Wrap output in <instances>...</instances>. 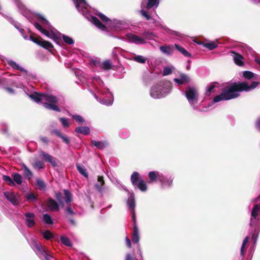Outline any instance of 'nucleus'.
Instances as JSON below:
<instances>
[{"mask_svg":"<svg viewBox=\"0 0 260 260\" xmlns=\"http://www.w3.org/2000/svg\"><path fill=\"white\" fill-rule=\"evenodd\" d=\"M76 167H77L78 171L81 174H82L83 176H84V177H85L86 178L88 177V173L87 172L86 168L84 167V166H83V165H82L81 164H77Z\"/></svg>","mask_w":260,"mask_h":260,"instance_id":"obj_27","label":"nucleus"},{"mask_svg":"<svg viewBox=\"0 0 260 260\" xmlns=\"http://www.w3.org/2000/svg\"><path fill=\"white\" fill-rule=\"evenodd\" d=\"M38 20L43 25H49V22L43 16L41 15H39L38 16Z\"/></svg>","mask_w":260,"mask_h":260,"instance_id":"obj_52","label":"nucleus"},{"mask_svg":"<svg viewBox=\"0 0 260 260\" xmlns=\"http://www.w3.org/2000/svg\"><path fill=\"white\" fill-rule=\"evenodd\" d=\"M65 212L67 214L70 215L71 216H74L75 214V213L73 211L72 208L71 207L70 205L67 207Z\"/></svg>","mask_w":260,"mask_h":260,"instance_id":"obj_54","label":"nucleus"},{"mask_svg":"<svg viewBox=\"0 0 260 260\" xmlns=\"http://www.w3.org/2000/svg\"><path fill=\"white\" fill-rule=\"evenodd\" d=\"M62 39H63V40L64 41V42L67 43V44H69V45H72L74 43V41L73 40L67 36H65V35H63L62 36Z\"/></svg>","mask_w":260,"mask_h":260,"instance_id":"obj_48","label":"nucleus"},{"mask_svg":"<svg viewBox=\"0 0 260 260\" xmlns=\"http://www.w3.org/2000/svg\"><path fill=\"white\" fill-rule=\"evenodd\" d=\"M132 240L134 243H138L139 242L140 236L138 228L133 229Z\"/></svg>","mask_w":260,"mask_h":260,"instance_id":"obj_22","label":"nucleus"},{"mask_svg":"<svg viewBox=\"0 0 260 260\" xmlns=\"http://www.w3.org/2000/svg\"><path fill=\"white\" fill-rule=\"evenodd\" d=\"M40 46L48 50L50 52H52V51L54 50L53 45L50 42L44 40L43 39L41 41Z\"/></svg>","mask_w":260,"mask_h":260,"instance_id":"obj_16","label":"nucleus"},{"mask_svg":"<svg viewBox=\"0 0 260 260\" xmlns=\"http://www.w3.org/2000/svg\"><path fill=\"white\" fill-rule=\"evenodd\" d=\"M231 53L234 55L233 59L235 63L238 66H243L244 64L243 62L244 57L243 56L233 51H231Z\"/></svg>","mask_w":260,"mask_h":260,"instance_id":"obj_10","label":"nucleus"},{"mask_svg":"<svg viewBox=\"0 0 260 260\" xmlns=\"http://www.w3.org/2000/svg\"><path fill=\"white\" fill-rule=\"evenodd\" d=\"M43 34L45 35L46 36L49 38V36L50 35L51 32H50L48 30L43 28L42 30L40 31Z\"/></svg>","mask_w":260,"mask_h":260,"instance_id":"obj_64","label":"nucleus"},{"mask_svg":"<svg viewBox=\"0 0 260 260\" xmlns=\"http://www.w3.org/2000/svg\"><path fill=\"white\" fill-rule=\"evenodd\" d=\"M180 78H175L174 81L178 85H183L187 83L190 81L189 77L186 74H181L179 75Z\"/></svg>","mask_w":260,"mask_h":260,"instance_id":"obj_8","label":"nucleus"},{"mask_svg":"<svg viewBox=\"0 0 260 260\" xmlns=\"http://www.w3.org/2000/svg\"><path fill=\"white\" fill-rule=\"evenodd\" d=\"M37 196H35L33 193H30L26 197V199L29 201H32L37 200Z\"/></svg>","mask_w":260,"mask_h":260,"instance_id":"obj_57","label":"nucleus"},{"mask_svg":"<svg viewBox=\"0 0 260 260\" xmlns=\"http://www.w3.org/2000/svg\"><path fill=\"white\" fill-rule=\"evenodd\" d=\"M255 126L260 132V116L256 119L255 122Z\"/></svg>","mask_w":260,"mask_h":260,"instance_id":"obj_60","label":"nucleus"},{"mask_svg":"<svg viewBox=\"0 0 260 260\" xmlns=\"http://www.w3.org/2000/svg\"><path fill=\"white\" fill-rule=\"evenodd\" d=\"M204 46L208 48L210 50H214L217 47V45L213 42L204 44Z\"/></svg>","mask_w":260,"mask_h":260,"instance_id":"obj_39","label":"nucleus"},{"mask_svg":"<svg viewBox=\"0 0 260 260\" xmlns=\"http://www.w3.org/2000/svg\"><path fill=\"white\" fill-rule=\"evenodd\" d=\"M127 204L128 205L129 208L131 210L135 209V201L134 197H133L132 196L131 197V198L128 199L127 201Z\"/></svg>","mask_w":260,"mask_h":260,"instance_id":"obj_41","label":"nucleus"},{"mask_svg":"<svg viewBox=\"0 0 260 260\" xmlns=\"http://www.w3.org/2000/svg\"><path fill=\"white\" fill-rule=\"evenodd\" d=\"M3 179L7 183V184L9 186H14L15 183L13 180V179L9 176L3 175Z\"/></svg>","mask_w":260,"mask_h":260,"instance_id":"obj_36","label":"nucleus"},{"mask_svg":"<svg viewBox=\"0 0 260 260\" xmlns=\"http://www.w3.org/2000/svg\"><path fill=\"white\" fill-rule=\"evenodd\" d=\"M243 76L247 79H251L254 77V73L249 71L243 72Z\"/></svg>","mask_w":260,"mask_h":260,"instance_id":"obj_42","label":"nucleus"},{"mask_svg":"<svg viewBox=\"0 0 260 260\" xmlns=\"http://www.w3.org/2000/svg\"><path fill=\"white\" fill-rule=\"evenodd\" d=\"M44 100H45V101L49 102L50 103L57 104L58 103V99L54 95L44 93Z\"/></svg>","mask_w":260,"mask_h":260,"instance_id":"obj_25","label":"nucleus"},{"mask_svg":"<svg viewBox=\"0 0 260 260\" xmlns=\"http://www.w3.org/2000/svg\"><path fill=\"white\" fill-rule=\"evenodd\" d=\"M260 205H259L258 204H255L254 205L251 211V217H253L254 219H255L257 217Z\"/></svg>","mask_w":260,"mask_h":260,"instance_id":"obj_32","label":"nucleus"},{"mask_svg":"<svg viewBox=\"0 0 260 260\" xmlns=\"http://www.w3.org/2000/svg\"><path fill=\"white\" fill-rule=\"evenodd\" d=\"M105 184V180L104 179V177L103 176H98V182L95 184V187L96 189L99 191H102L103 190V186Z\"/></svg>","mask_w":260,"mask_h":260,"instance_id":"obj_18","label":"nucleus"},{"mask_svg":"<svg viewBox=\"0 0 260 260\" xmlns=\"http://www.w3.org/2000/svg\"><path fill=\"white\" fill-rule=\"evenodd\" d=\"M44 93L40 92H34L30 95L31 99L37 103H40L44 99Z\"/></svg>","mask_w":260,"mask_h":260,"instance_id":"obj_13","label":"nucleus"},{"mask_svg":"<svg viewBox=\"0 0 260 260\" xmlns=\"http://www.w3.org/2000/svg\"><path fill=\"white\" fill-rule=\"evenodd\" d=\"M42 255L45 257L46 260H50L51 258L52 257V256L49 253H48L47 250Z\"/></svg>","mask_w":260,"mask_h":260,"instance_id":"obj_61","label":"nucleus"},{"mask_svg":"<svg viewBox=\"0 0 260 260\" xmlns=\"http://www.w3.org/2000/svg\"><path fill=\"white\" fill-rule=\"evenodd\" d=\"M22 170L23 171V175L24 176L30 180L33 174L30 170L24 164L22 165Z\"/></svg>","mask_w":260,"mask_h":260,"instance_id":"obj_17","label":"nucleus"},{"mask_svg":"<svg viewBox=\"0 0 260 260\" xmlns=\"http://www.w3.org/2000/svg\"><path fill=\"white\" fill-rule=\"evenodd\" d=\"M172 70L169 67H165L163 70L162 75L163 76H167L171 74Z\"/></svg>","mask_w":260,"mask_h":260,"instance_id":"obj_55","label":"nucleus"},{"mask_svg":"<svg viewBox=\"0 0 260 260\" xmlns=\"http://www.w3.org/2000/svg\"><path fill=\"white\" fill-rule=\"evenodd\" d=\"M30 39L33 42L37 44L39 46H40L41 41L43 40V39H42L41 38L36 37L32 35L30 36Z\"/></svg>","mask_w":260,"mask_h":260,"instance_id":"obj_47","label":"nucleus"},{"mask_svg":"<svg viewBox=\"0 0 260 260\" xmlns=\"http://www.w3.org/2000/svg\"><path fill=\"white\" fill-rule=\"evenodd\" d=\"M55 198L60 205H64L63 197L61 192H58L55 193Z\"/></svg>","mask_w":260,"mask_h":260,"instance_id":"obj_44","label":"nucleus"},{"mask_svg":"<svg viewBox=\"0 0 260 260\" xmlns=\"http://www.w3.org/2000/svg\"><path fill=\"white\" fill-rule=\"evenodd\" d=\"M185 96L191 104L197 103L198 101V93L197 89L193 87H188L185 92Z\"/></svg>","mask_w":260,"mask_h":260,"instance_id":"obj_2","label":"nucleus"},{"mask_svg":"<svg viewBox=\"0 0 260 260\" xmlns=\"http://www.w3.org/2000/svg\"><path fill=\"white\" fill-rule=\"evenodd\" d=\"M40 139L44 144H47L49 143V140L46 137L41 136L40 137Z\"/></svg>","mask_w":260,"mask_h":260,"instance_id":"obj_62","label":"nucleus"},{"mask_svg":"<svg viewBox=\"0 0 260 260\" xmlns=\"http://www.w3.org/2000/svg\"><path fill=\"white\" fill-rule=\"evenodd\" d=\"M158 0H148V2L146 5V8L147 9H150L155 6L157 7L158 5Z\"/></svg>","mask_w":260,"mask_h":260,"instance_id":"obj_33","label":"nucleus"},{"mask_svg":"<svg viewBox=\"0 0 260 260\" xmlns=\"http://www.w3.org/2000/svg\"><path fill=\"white\" fill-rule=\"evenodd\" d=\"M134 60L140 63H144L146 62V59L143 56L141 55L136 56L133 58Z\"/></svg>","mask_w":260,"mask_h":260,"instance_id":"obj_43","label":"nucleus"},{"mask_svg":"<svg viewBox=\"0 0 260 260\" xmlns=\"http://www.w3.org/2000/svg\"><path fill=\"white\" fill-rule=\"evenodd\" d=\"M51 133L55 135L58 137L62 139V141L66 144H69L70 143V139L66 135L63 134L61 132L57 129H53Z\"/></svg>","mask_w":260,"mask_h":260,"instance_id":"obj_11","label":"nucleus"},{"mask_svg":"<svg viewBox=\"0 0 260 260\" xmlns=\"http://www.w3.org/2000/svg\"><path fill=\"white\" fill-rule=\"evenodd\" d=\"M143 38L144 39L151 40L155 36L154 34L150 31H145L142 34Z\"/></svg>","mask_w":260,"mask_h":260,"instance_id":"obj_38","label":"nucleus"},{"mask_svg":"<svg viewBox=\"0 0 260 260\" xmlns=\"http://www.w3.org/2000/svg\"><path fill=\"white\" fill-rule=\"evenodd\" d=\"M43 220L47 224H52L53 223L52 217L47 213L43 214Z\"/></svg>","mask_w":260,"mask_h":260,"instance_id":"obj_34","label":"nucleus"},{"mask_svg":"<svg viewBox=\"0 0 260 260\" xmlns=\"http://www.w3.org/2000/svg\"><path fill=\"white\" fill-rule=\"evenodd\" d=\"M4 193L6 198L13 205H17L19 204L18 198L14 192L6 191Z\"/></svg>","mask_w":260,"mask_h":260,"instance_id":"obj_6","label":"nucleus"},{"mask_svg":"<svg viewBox=\"0 0 260 260\" xmlns=\"http://www.w3.org/2000/svg\"><path fill=\"white\" fill-rule=\"evenodd\" d=\"M128 39L131 42L135 43L136 44H143L145 43V41L143 38L138 37V36L134 34H128L127 35Z\"/></svg>","mask_w":260,"mask_h":260,"instance_id":"obj_9","label":"nucleus"},{"mask_svg":"<svg viewBox=\"0 0 260 260\" xmlns=\"http://www.w3.org/2000/svg\"><path fill=\"white\" fill-rule=\"evenodd\" d=\"M35 247L40 254L42 255L46 251V250L40 244H36Z\"/></svg>","mask_w":260,"mask_h":260,"instance_id":"obj_49","label":"nucleus"},{"mask_svg":"<svg viewBox=\"0 0 260 260\" xmlns=\"http://www.w3.org/2000/svg\"><path fill=\"white\" fill-rule=\"evenodd\" d=\"M150 95L155 99L161 98L163 96L161 85L157 84L152 86L150 90Z\"/></svg>","mask_w":260,"mask_h":260,"instance_id":"obj_3","label":"nucleus"},{"mask_svg":"<svg viewBox=\"0 0 260 260\" xmlns=\"http://www.w3.org/2000/svg\"><path fill=\"white\" fill-rule=\"evenodd\" d=\"M60 241L62 242V243L64 245H65L66 246H72V243H71V242L70 241V239L66 236H61Z\"/></svg>","mask_w":260,"mask_h":260,"instance_id":"obj_37","label":"nucleus"},{"mask_svg":"<svg viewBox=\"0 0 260 260\" xmlns=\"http://www.w3.org/2000/svg\"><path fill=\"white\" fill-rule=\"evenodd\" d=\"M160 50L161 52L170 55L172 54L174 51V46H161L160 47Z\"/></svg>","mask_w":260,"mask_h":260,"instance_id":"obj_21","label":"nucleus"},{"mask_svg":"<svg viewBox=\"0 0 260 260\" xmlns=\"http://www.w3.org/2000/svg\"><path fill=\"white\" fill-rule=\"evenodd\" d=\"M7 63L8 65H9L10 67H11L12 68L19 70L23 72H26V71L23 68L20 67L16 62L14 61H13L12 60H9L7 61Z\"/></svg>","mask_w":260,"mask_h":260,"instance_id":"obj_24","label":"nucleus"},{"mask_svg":"<svg viewBox=\"0 0 260 260\" xmlns=\"http://www.w3.org/2000/svg\"><path fill=\"white\" fill-rule=\"evenodd\" d=\"M174 47L185 57H191V55L183 47L175 44Z\"/></svg>","mask_w":260,"mask_h":260,"instance_id":"obj_26","label":"nucleus"},{"mask_svg":"<svg viewBox=\"0 0 260 260\" xmlns=\"http://www.w3.org/2000/svg\"><path fill=\"white\" fill-rule=\"evenodd\" d=\"M13 180L17 184L20 185L22 182V178L21 175L19 173H14L12 175Z\"/></svg>","mask_w":260,"mask_h":260,"instance_id":"obj_30","label":"nucleus"},{"mask_svg":"<svg viewBox=\"0 0 260 260\" xmlns=\"http://www.w3.org/2000/svg\"><path fill=\"white\" fill-rule=\"evenodd\" d=\"M135 187H137L141 191L144 192L147 189V186L143 180H140Z\"/></svg>","mask_w":260,"mask_h":260,"instance_id":"obj_29","label":"nucleus"},{"mask_svg":"<svg viewBox=\"0 0 260 260\" xmlns=\"http://www.w3.org/2000/svg\"><path fill=\"white\" fill-rule=\"evenodd\" d=\"M148 177L149 178L150 183L156 181L157 179L159 180L160 181H162V180L160 178V176L158 172L154 171L150 172L148 173Z\"/></svg>","mask_w":260,"mask_h":260,"instance_id":"obj_12","label":"nucleus"},{"mask_svg":"<svg viewBox=\"0 0 260 260\" xmlns=\"http://www.w3.org/2000/svg\"><path fill=\"white\" fill-rule=\"evenodd\" d=\"M40 154L42 156L43 158L46 161L50 163L52 167H55L57 166V163L56 162V159L53 156L43 151H41Z\"/></svg>","mask_w":260,"mask_h":260,"instance_id":"obj_4","label":"nucleus"},{"mask_svg":"<svg viewBox=\"0 0 260 260\" xmlns=\"http://www.w3.org/2000/svg\"><path fill=\"white\" fill-rule=\"evenodd\" d=\"M63 192L65 196V202L67 204H70L73 201L71 193L67 189H64Z\"/></svg>","mask_w":260,"mask_h":260,"instance_id":"obj_31","label":"nucleus"},{"mask_svg":"<svg viewBox=\"0 0 260 260\" xmlns=\"http://www.w3.org/2000/svg\"><path fill=\"white\" fill-rule=\"evenodd\" d=\"M112 66L109 60L104 61L102 63V68L104 70H108L111 69Z\"/></svg>","mask_w":260,"mask_h":260,"instance_id":"obj_45","label":"nucleus"},{"mask_svg":"<svg viewBox=\"0 0 260 260\" xmlns=\"http://www.w3.org/2000/svg\"><path fill=\"white\" fill-rule=\"evenodd\" d=\"M36 185L40 190H45L46 188V184L44 181L39 178L36 180Z\"/></svg>","mask_w":260,"mask_h":260,"instance_id":"obj_28","label":"nucleus"},{"mask_svg":"<svg viewBox=\"0 0 260 260\" xmlns=\"http://www.w3.org/2000/svg\"><path fill=\"white\" fill-rule=\"evenodd\" d=\"M60 121L61 122L62 125L64 127H69L70 126V123L68 120L65 118L61 117L59 119Z\"/></svg>","mask_w":260,"mask_h":260,"instance_id":"obj_53","label":"nucleus"},{"mask_svg":"<svg viewBox=\"0 0 260 260\" xmlns=\"http://www.w3.org/2000/svg\"><path fill=\"white\" fill-rule=\"evenodd\" d=\"M98 16L104 22H107L110 20L109 19L103 14H99Z\"/></svg>","mask_w":260,"mask_h":260,"instance_id":"obj_58","label":"nucleus"},{"mask_svg":"<svg viewBox=\"0 0 260 260\" xmlns=\"http://www.w3.org/2000/svg\"><path fill=\"white\" fill-rule=\"evenodd\" d=\"M26 217V224L29 228L34 226L36 223L35 221V215L34 213L30 212H27L25 214Z\"/></svg>","mask_w":260,"mask_h":260,"instance_id":"obj_7","label":"nucleus"},{"mask_svg":"<svg viewBox=\"0 0 260 260\" xmlns=\"http://www.w3.org/2000/svg\"><path fill=\"white\" fill-rule=\"evenodd\" d=\"M215 86L213 84L211 85L209 88L207 90L205 94L207 96H209L210 95L211 92H214V88Z\"/></svg>","mask_w":260,"mask_h":260,"instance_id":"obj_56","label":"nucleus"},{"mask_svg":"<svg viewBox=\"0 0 260 260\" xmlns=\"http://www.w3.org/2000/svg\"><path fill=\"white\" fill-rule=\"evenodd\" d=\"M46 205L51 211H58L59 206L58 203L51 198H49L47 201Z\"/></svg>","mask_w":260,"mask_h":260,"instance_id":"obj_5","label":"nucleus"},{"mask_svg":"<svg viewBox=\"0 0 260 260\" xmlns=\"http://www.w3.org/2000/svg\"><path fill=\"white\" fill-rule=\"evenodd\" d=\"M259 84L257 81L252 82L248 85L246 82H234L231 84L224 87L221 93L215 96L213 99L214 103L219 102L221 101H227L239 97V92L242 91H248L256 88Z\"/></svg>","mask_w":260,"mask_h":260,"instance_id":"obj_1","label":"nucleus"},{"mask_svg":"<svg viewBox=\"0 0 260 260\" xmlns=\"http://www.w3.org/2000/svg\"><path fill=\"white\" fill-rule=\"evenodd\" d=\"M75 131L84 135H87L90 133V129L88 126H78L75 128Z\"/></svg>","mask_w":260,"mask_h":260,"instance_id":"obj_19","label":"nucleus"},{"mask_svg":"<svg viewBox=\"0 0 260 260\" xmlns=\"http://www.w3.org/2000/svg\"><path fill=\"white\" fill-rule=\"evenodd\" d=\"M43 106L47 109L52 110L57 112L60 111L59 107L54 104V103H44Z\"/></svg>","mask_w":260,"mask_h":260,"instance_id":"obj_20","label":"nucleus"},{"mask_svg":"<svg viewBox=\"0 0 260 260\" xmlns=\"http://www.w3.org/2000/svg\"><path fill=\"white\" fill-rule=\"evenodd\" d=\"M124 260H136V257L131 253H128L125 255Z\"/></svg>","mask_w":260,"mask_h":260,"instance_id":"obj_59","label":"nucleus"},{"mask_svg":"<svg viewBox=\"0 0 260 260\" xmlns=\"http://www.w3.org/2000/svg\"><path fill=\"white\" fill-rule=\"evenodd\" d=\"M125 244L128 248H130L132 247L131 241L127 237L125 238Z\"/></svg>","mask_w":260,"mask_h":260,"instance_id":"obj_63","label":"nucleus"},{"mask_svg":"<svg viewBox=\"0 0 260 260\" xmlns=\"http://www.w3.org/2000/svg\"><path fill=\"white\" fill-rule=\"evenodd\" d=\"M91 21L97 27L100 29L102 30H105L107 29L106 26L104 25L95 16L91 17Z\"/></svg>","mask_w":260,"mask_h":260,"instance_id":"obj_15","label":"nucleus"},{"mask_svg":"<svg viewBox=\"0 0 260 260\" xmlns=\"http://www.w3.org/2000/svg\"><path fill=\"white\" fill-rule=\"evenodd\" d=\"M72 117L78 123H83L85 122L84 118L79 115H73Z\"/></svg>","mask_w":260,"mask_h":260,"instance_id":"obj_50","label":"nucleus"},{"mask_svg":"<svg viewBox=\"0 0 260 260\" xmlns=\"http://www.w3.org/2000/svg\"><path fill=\"white\" fill-rule=\"evenodd\" d=\"M91 145L96 147L99 149H103L106 148L108 145V143L106 141L100 142L95 140H91Z\"/></svg>","mask_w":260,"mask_h":260,"instance_id":"obj_14","label":"nucleus"},{"mask_svg":"<svg viewBox=\"0 0 260 260\" xmlns=\"http://www.w3.org/2000/svg\"><path fill=\"white\" fill-rule=\"evenodd\" d=\"M49 38L54 40L56 43L59 44L61 40L60 38L58 37L55 33L51 32Z\"/></svg>","mask_w":260,"mask_h":260,"instance_id":"obj_46","label":"nucleus"},{"mask_svg":"<svg viewBox=\"0 0 260 260\" xmlns=\"http://www.w3.org/2000/svg\"><path fill=\"white\" fill-rule=\"evenodd\" d=\"M140 12L141 16L144 17L147 20H150L151 19V16L149 12L142 9Z\"/></svg>","mask_w":260,"mask_h":260,"instance_id":"obj_40","label":"nucleus"},{"mask_svg":"<svg viewBox=\"0 0 260 260\" xmlns=\"http://www.w3.org/2000/svg\"><path fill=\"white\" fill-rule=\"evenodd\" d=\"M43 237L47 240H50L53 238V234L49 230H46L43 233Z\"/></svg>","mask_w":260,"mask_h":260,"instance_id":"obj_51","label":"nucleus"},{"mask_svg":"<svg viewBox=\"0 0 260 260\" xmlns=\"http://www.w3.org/2000/svg\"><path fill=\"white\" fill-rule=\"evenodd\" d=\"M32 167L35 169H44L45 168V165L43 161L38 160L32 164Z\"/></svg>","mask_w":260,"mask_h":260,"instance_id":"obj_35","label":"nucleus"},{"mask_svg":"<svg viewBox=\"0 0 260 260\" xmlns=\"http://www.w3.org/2000/svg\"><path fill=\"white\" fill-rule=\"evenodd\" d=\"M140 174L138 172H134L131 176V180L133 186H136L139 182Z\"/></svg>","mask_w":260,"mask_h":260,"instance_id":"obj_23","label":"nucleus"}]
</instances>
